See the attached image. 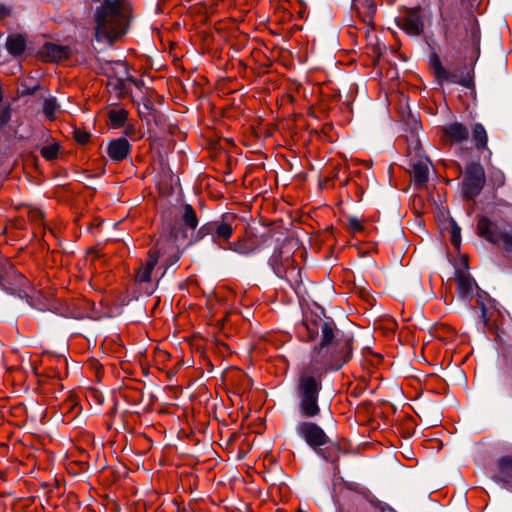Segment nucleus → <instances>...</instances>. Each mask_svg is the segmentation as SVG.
Segmentation results:
<instances>
[{
    "mask_svg": "<svg viewBox=\"0 0 512 512\" xmlns=\"http://www.w3.org/2000/svg\"><path fill=\"white\" fill-rule=\"evenodd\" d=\"M296 329L302 341L320 338L311 351L309 364L300 371L296 385L299 415L310 419L321 412L319 394L323 375L329 370H339L351 359L353 340L337 328L321 307L305 311Z\"/></svg>",
    "mask_w": 512,
    "mask_h": 512,
    "instance_id": "1",
    "label": "nucleus"
},
{
    "mask_svg": "<svg viewBox=\"0 0 512 512\" xmlns=\"http://www.w3.org/2000/svg\"><path fill=\"white\" fill-rule=\"evenodd\" d=\"M130 12L125 0H104L93 14L95 39L111 45L121 38L128 30Z\"/></svg>",
    "mask_w": 512,
    "mask_h": 512,
    "instance_id": "2",
    "label": "nucleus"
},
{
    "mask_svg": "<svg viewBox=\"0 0 512 512\" xmlns=\"http://www.w3.org/2000/svg\"><path fill=\"white\" fill-rule=\"evenodd\" d=\"M296 433L308 446L313 448L319 456L327 461H335V459L321 449L322 446L329 442V437L319 425L310 421L300 422L296 426Z\"/></svg>",
    "mask_w": 512,
    "mask_h": 512,
    "instance_id": "3",
    "label": "nucleus"
},
{
    "mask_svg": "<svg viewBox=\"0 0 512 512\" xmlns=\"http://www.w3.org/2000/svg\"><path fill=\"white\" fill-rule=\"evenodd\" d=\"M511 232L512 230H508L506 224L502 221H493L485 216L478 219L477 234L492 244H502L504 247Z\"/></svg>",
    "mask_w": 512,
    "mask_h": 512,
    "instance_id": "4",
    "label": "nucleus"
},
{
    "mask_svg": "<svg viewBox=\"0 0 512 512\" xmlns=\"http://www.w3.org/2000/svg\"><path fill=\"white\" fill-rule=\"evenodd\" d=\"M150 256H156V261L163 259L165 265L171 266L180 259L176 238L172 235H160L155 245L148 251Z\"/></svg>",
    "mask_w": 512,
    "mask_h": 512,
    "instance_id": "5",
    "label": "nucleus"
},
{
    "mask_svg": "<svg viewBox=\"0 0 512 512\" xmlns=\"http://www.w3.org/2000/svg\"><path fill=\"white\" fill-rule=\"evenodd\" d=\"M269 265L274 273L288 281L297 280L300 270L294 266V259L290 253H285L281 249H275L269 259Z\"/></svg>",
    "mask_w": 512,
    "mask_h": 512,
    "instance_id": "6",
    "label": "nucleus"
},
{
    "mask_svg": "<svg viewBox=\"0 0 512 512\" xmlns=\"http://www.w3.org/2000/svg\"><path fill=\"white\" fill-rule=\"evenodd\" d=\"M229 218V216H226L221 220L204 224L197 232V239H202L207 235H211L213 242L219 245L222 241H228L234 231L232 224L228 221Z\"/></svg>",
    "mask_w": 512,
    "mask_h": 512,
    "instance_id": "7",
    "label": "nucleus"
},
{
    "mask_svg": "<svg viewBox=\"0 0 512 512\" xmlns=\"http://www.w3.org/2000/svg\"><path fill=\"white\" fill-rule=\"evenodd\" d=\"M485 184L484 169L479 164L468 167L464 182L463 194L468 199H474L480 194Z\"/></svg>",
    "mask_w": 512,
    "mask_h": 512,
    "instance_id": "8",
    "label": "nucleus"
},
{
    "mask_svg": "<svg viewBox=\"0 0 512 512\" xmlns=\"http://www.w3.org/2000/svg\"><path fill=\"white\" fill-rule=\"evenodd\" d=\"M467 127L459 122H454L443 127V140L450 144H462L468 139Z\"/></svg>",
    "mask_w": 512,
    "mask_h": 512,
    "instance_id": "9",
    "label": "nucleus"
},
{
    "mask_svg": "<svg viewBox=\"0 0 512 512\" xmlns=\"http://www.w3.org/2000/svg\"><path fill=\"white\" fill-rule=\"evenodd\" d=\"M39 55L46 62H58L69 57L70 48L54 43H45L40 49Z\"/></svg>",
    "mask_w": 512,
    "mask_h": 512,
    "instance_id": "10",
    "label": "nucleus"
},
{
    "mask_svg": "<svg viewBox=\"0 0 512 512\" xmlns=\"http://www.w3.org/2000/svg\"><path fill=\"white\" fill-rule=\"evenodd\" d=\"M440 82L459 84L466 88L471 87L473 84L472 77L466 66L446 69V75L442 76Z\"/></svg>",
    "mask_w": 512,
    "mask_h": 512,
    "instance_id": "11",
    "label": "nucleus"
},
{
    "mask_svg": "<svg viewBox=\"0 0 512 512\" xmlns=\"http://www.w3.org/2000/svg\"><path fill=\"white\" fill-rule=\"evenodd\" d=\"M398 26L411 36L420 35L424 27L422 18L416 11L408 12L399 20Z\"/></svg>",
    "mask_w": 512,
    "mask_h": 512,
    "instance_id": "12",
    "label": "nucleus"
},
{
    "mask_svg": "<svg viewBox=\"0 0 512 512\" xmlns=\"http://www.w3.org/2000/svg\"><path fill=\"white\" fill-rule=\"evenodd\" d=\"M131 151V144L129 141L120 137L109 142L107 147V154L109 158L114 162H120L127 158Z\"/></svg>",
    "mask_w": 512,
    "mask_h": 512,
    "instance_id": "13",
    "label": "nucleus"
},
{
    "mask_svg": "<svg viewBox=\"0 0 512 512\" xmlns=\"http://www.w3.org/2000/svg\"><path fill=\"white\" fill-rule=\"evenodd\" d=\"M472 142L474 144L475 149L479 153H486L485 157L490 158L492 152L488 148V134L486 129L481 123H476L472 127Z\"/></svg>",
    "mask_w": 512,
    "mask_h": 512,
    "instance_id": "14",
    "label": "nucleus"
},
{
    "mask_svg": "<svg viewBox=\"0 0 512 512\" xmlns=\"http://www.w3.org/2000/svg\"><path fill=\"white\" fill-rule=\"evenodd\" d=\"M457 293L463 300H470L476 285L474 279L464 272H460L456 276Z\"/></svg>",
    "mask_w": 512,
    "mask_h": 512,
    "instance_id": "15",
    "label": "nucleus"
},
{
    "mask_svg": "<svg viewBox=\"0 0 512 512\" xmlns=\"http://www.w3.org/2000/svg\"><path fill=\"white\" fill-rule=\"evenodd\" d=\"M411 175L415 185L422 186L429 176L428 163L424 160H417L411 164Z\"/></svg>",
    "mask_w": 512,
    "mask_h": 512,
    "instance_id": "16",
    "label": "nucleus"
},
{
    "mask_svg": "<svg viewBox=\"0 0 512 512\" xmlns=\"http://www.w3.org/2000/svg\"><path fill=\"white\" fill-rule=\"evenodd\" d=\"M155 257L156 256H154V255L150 256L147 253V260L137 270V273H136V276H135L136 282H138V283H148V282L151 281L152 271L154 270V268H155V266L157 264V261H156Z\"/></svg>",
    "mask_w": 512,
    "mask_h": 512,
    "instance_id": "17",
    "label": "nucleus"
},
{
    "mask_svg": "<svg viewBox=\"0 0 512 512\" xmlns=\"http://www.w3.org/2000/svg\"><path fill=\"white\" fill-rule=\"evenodd\" d=\"M26 42V37L21 34L10 35L6 41V49L11 55H21L26 48Z\"/></svg>",
    "mask_w": 512,
    "mask_h": 512,
    "instance_id": "18",
    "label": "nucleus"
},
{
    "mask_svg": "<svg viewBox=\"0 0 512 512\" xmlns=\"http://www.w3.org/2000/svg\"><path fill=\"white\" fill-rule=\"evenodd\" d=\"M181 221L183 225L191 230L198 226V218L196 211L190 204H184L180 207Z\"/></svg>",
    "mask_w": 512,
    "mask_h": 512,
    "instance_id": "19",
    "label": "nucleus"
},
{
    "mask_svg": "<svg viewBox=\"0 0 512 512\" xmlns=\"http://www.w3.org/2000/svg\"><path fill=\"white\" fill-rule=\"evenodd\" d=\"M112 128L124 127L128 118V111L124 108H113L107 113Z\"/></svg>",
    "mask_w": 512,
    "mask_h": 512,
    "instance_id": "20",
    "label": "nucleus"
},
{
    "mask_svg": "<svg viewBox=\"0 0 512 512\" xmlns=\"http://www.w3.org/2000/svg\"><path fill=\"white\" fill-rule=\"evenodd\" d=\"M498 478L504 483H509L512 480V457H502L498 462Z\"/></svg>",
    "mask_w": 512,
    "mask_h": 512,
    "instance_id": "21",
    "label": "nucleus"
},
{
    "mask_svg": "<svg viewBox=\"0 0 512 512\" xmlns=\"http://www.w3.org/2000/svg\"><path fill=\"white\" fill-rule=\"evenodd\" d=\"M59 109V104L55 97H48L43 102V113L48 120L56 118V112Z\"/></svg>",
    "mask_w": 512,
    "mask_h": 512,
    "instance_id": "22",
    "label": "nucleus"
},
{
    "mask_svg": "<svg viewBox=\"0 0 512 512\" xmlns=\"http://www.w3.org/2000/svg\"><path fill=\"white\" fill-rule=\"evenodd\" d=\"M229 249L243 255H247L253 251V248L248 245L246 240H238L229 243Z\"/></svg>",
    "mask_w": 512,
    "mask_h": 512,
    "instance_id": "23",
    "label": "nucleus"
},
{
    "mask_svg": "<svg viewBox=\"0 0 512 512\" xmlns=\"http://www.w3.org/2000/svg\"><path fill=\"white\" fill-rule=\"evenodd\" d=\"M59 146L57 144L47 145L41 148L40 154L46 160H53L57 158Z\"/></svg>",
    "mask_w": 512,
    "mask_h": 512,
    "instance_id": "24",
    "label": "nucleus"
},
{
    "mask_svg": "<svg viewBox=\"0 0 512 512\" xmlns=\"http://www.w3.org/2000/svg\"><path fill=\"white\" fill-rule=\"evenodd\" d=\"M431 66L436 78L440 81L442 76L446 75V68L442 66L441 61L437 56L431 59Z\"/></svg>",
    "mask_w": 512,
    "mask_h": 512,
    "instance_id": "25",
    "label": "nucleus"
},
{
    "mask_svg": "<svg viewBox=\"0 0 512 512\" xmlns=\"http://www.w3.org/2000/svg\"><path fill=\"white\" fill-rule=\"evenodd\" d=\"M451 243L455 248H459L461 243V228L454 221L451 227Z\"/></svg>",
    "mask_w": 512,
    "mask_h": 512,
    "instance_id": "26",
    "label": "nucleus"
},
{
    "mask_svg": "<svg viewBox=\"0 0 512 512\" xmlns=\"http://www.w3.org/2000/svg\"><path fill=\"white\" fill-rule=\"evenodd\" d=\"M73 134L75 141L81 145L88 143L90 140V133L84 130L75 129Z\"/></svg>",
    "mask_w": 512,
    "mask_h": 512,
    "instance_id": "27",
    "label": "nucleus"
},
{
    "mask_svg": "<svg viewBox=\"0 0 512 512\" xmlns=\"http://www.w3.org/2000/svg\"><path fill=\"white\" fill-rule=\"evenodd\" d=\"M10 117H11V115H10L9 108H6V109L0 111V127L5 125L6 123H8L10 120Z\"/></svg>",
    "mask_w": 512,
    "mask_h": 512,
    "instance_id": "28",
    "label": "nucleus"
},
{
    "mask_svg": "<svg viewBox=\"0 0 512 512\" xmlns=\"http://www.w3.org/2000/svg\"><path fill=\"white\" fill-rule=\"evenodd\" d=\"M349 223L354 230H360L362 228L361 222L357 218H351Z\"/></svg>",
    "mask_w": 512,
    "mask_h": 512,
    "instance_id": "29",
    "label": "nucleus"
},
{
    "mask_svg": "<svg viewBox=\"0 0 512 512\" xmlns=\"http://www.w3.org/2000/svg\"><path fill=\"white\" fill-rule=\"evenodd\" d=\"M504 250L508 253H511L512 254V232L509 236V238L506 239V243H505V246H504Z\"/></svg>",
    "mask_w": 512,
    "mask_h": 512,
    "instance_id": "30",
    "label": "nucleus"
},
{
    "mask_svg": "<svg viewBox=\"0 0 512 512\" xmlns=\"http://www.w3.org/2000/svg\"><path fill=\"white\" fill-rule=\"evenodd\" d=\"M124 127H125V131H124V132H125V134H126L127 136H132V135H134V133H135V126H134L133 124H130V123H129V124H127V125L125 124V126H124Z\"/></svg>",
    "mask_w": 512,
    "mask_h": 512,
    "instance_id": "31",
    "label": "nucleus"
},
{
    "mask_svg": "<svg viewBox=\"0 0 512 512\" xmlns=\"http://www.w3.org/2000/svg\"><path fill=\"white\" fill-rule=\"evenodd\" d=\"M10 13V10L8 7H6L5 5H2L0 4V17H6L7 15H9Z\"/></svg>",
    "mask_w": 512,
    "mask_h": 512,
    "instance_id": "32",
    "label": "nucleus"
},
{
    "mask_svg": "<svg viewBox=\"0 0 512 512\" xmlns=\"http://www.w3.org/2000/svg\"><path fill=\"white\" fill-rule=\"evenodd\" d=\"M31 217L33 219H43L44 218V214L41 210H35L31 213Z\"/></svg>",
    "mask_w": 512,
    "mask_h": 512,
    "instance_id": "33",
    "label": "nucleus"
},
{
    "mask_svg": "<svg viewBox=\"0 0 512 512\" xmlns=\"http://www.w3.org/2000/svg\"><path fill=\"white\" fill-rule=\"evenodd\" d=\"M496 181L499 186L503 185L504 184V175L502 173H499V175H497V177H496Z\"/></svg>",
    "mask_w": 512,
    "mask_h": 512,
    "instance_id": "34",
    "label": "nucleus"
},
{
    "mask_svg": "<svg viewBox=\"0 0 512 512\" xmlns=\"http://www.w3.org/2000/svg\"><path fill=\"white\" fill-rule=\"evenodd\" d=\"M482 316L486 320V310L484 307H482Z\"/></svg>",
    "mask_w": 512,
    "mask_h": 512,
    "instance_id": "35",
    "label": "nucleus"
},
{
    "mask_svg": "<svg viewBox=\"0 0 512 512\" xmlns=\"http://www.w3.org/2000/svg\"><path fill=\"white\" fill-rule=\"evenodd\" d=\"M371 9L374 11V5L370 4Z\"/></svg>",
    "mask_w": 512,
    "mask_h": 512,
    "instance_id": "36",
    "label": "nucleus"
}]
</instances>
